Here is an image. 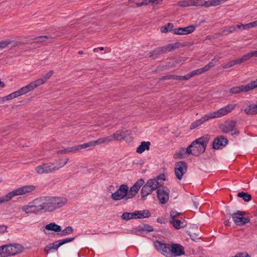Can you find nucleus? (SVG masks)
<instances>
[{"label": "nucleus", "instance_id": "nucleus-45", "mask_svg": "<svg viewBox=\"0 0 257 257\" xmlns=\"http://www.w3.org/2000/svg\"><path fill=\"white\" fill-rule=\"evenodd\" d=\"M205 72L203 67L193 70L190 72L191 77L196 75H200Z\"/></svg>", "mask_w": 257, "mask_h": 257}, {"label": "nucleus", "instance_id": "nucleus-43", "mask_svg": "<svg viewBox=\"0 0 257 257\" xmlns=\"http://www.w3.org/2000/svg\"><path fill=\"white\" fill-rule=\"evenodd\" d=\"M247 92L257 87V79L245 85Z\"/></svg>", "mask_w": 257, "mask_h": 257}, {"label": "nucleus", "instance_id": "nucleus-34", "mask_svg": "<svg viewBox=\"0 0 257 257\" xmlns=\"http://www.w3.org/2000/svg\"><path fill=\"white\" fill-rule=\"evenodd\" d=\"M238 29L237 25H233L228 27H225L222 29V33L224 35H228L230 33L235 32Z\"/></svg>", "mask_w": 257, "mask_h": 257}, {"label": "nucleus", "instance_id": "nucleus-30", "mask_svg": "<svg viewBox=\"0 0 257 257\" xmlns=\"http://www.w3.org/2000/svg\"><path fill=\"white\" fill-rule=\"evenodd\" d=\"M257 27V21H254L246 24L237 25L238 29L247 30L253 27Z\"/></svg>", "mask_w": 257, "mask_h": 257}, {"label": "nucleus", "instance_id": "nucleus-26", "mask_svg": "<svg viewBox=\"0 0 257 257\" xmlns=\"http://www.w3.org/2000/svg\"><path fill=\"white\" fill-rule=\"evenodd\" d=\"M247 92L245 85H240L231 88L229 92L232 94H238L240 92Z\"/></svg>", "mask_w": 257, "mask_h": 257}, {"label": "nucleus", "instance_id": "nucleus-33", "mask_svg": "<svg viewBox=\"0 0 257 257\" xmlns=\"http://www.w3.org/2000/svg\"><path fill=\"white\" fill-rule=\"evenodd\" d=\"M10 256L8 250V244H4L0 246V257H8Z\"/></svg>", "mask_w": 257, "mask_h": 257}, {"label": "nucleus", "instance_id": "nucleus-60", "mask_svg": "<svg viewBox=\"0 0 257 257\" xmlns=\"http://www.w3.org/2000/svg\"><path fill=\"white\" fill-rule=\"evenodd\" d=\"M167 79H172V75H168L163 76L160 79V80H164Z\"/></svg>", "mask_w": 257, "mask_h": 257}, {"label": "nucleus", "instance_id": "nucleus-14", "mask_svg": "<svg viewBox=\"0 0 257 257\" xmlns=\"http://www.w3.org/2000/svg\"><path fill=\"white\" fill-rule=\"evenodd\" d=\"M228 140L223 136H219L214 139L212 143L213 149L218 150L224 147L228 144Z\"/></svg>", "mask_w": 257, "mask_h": 257}, {"label": "nucleus", "instance_id": "nucleus-36", "mask_svg": "<svg viewBox=\"0 0 257 257\" xmlns=\"http://www.w3.org/2000/svg\"><path fill=\"white\" fill-rule=\"evenodd\" d=\"M73 231L74 230L71 226H68L64 229H61V231H60V233H58L57 234L60 236H64L71 234Z\"/></svg>", "mask_w": 257, "mask_h": 257}, {"label": "nucleus", "instance_id": "nucleus-50", "mask_svg": "<svg viewBox=\"0 0 257 257\" xmlns=\"http://www.w3.org/2000/svg\"><path fill=\"white\" fill-rule=\"evenodd\" d=\"M150 3H152V2L151 0H144L142 2L137 3L136 4V5L138 7H141L143 6L148 5Z\"/></svg>", "mask_w": 257, "mask_h": 257}, {"label": "nucleus", "instance_id": "nucleus-37", "mask_svg": "<svg viewBox=\"0 0 257 257\" xmlns=\"http://www.w3.org/2000/svg\"><path fill=\"white\" fill-rule=\"evenodd\" d=\"M139 219L148 218L151 216L149 210L145 209L143 210L137 211Z\"/></svg>", "mask_w": 257, "mask_h": 257}, {"label": "nucleus", "instance_id": "nucleus-16", "mask_svg": "<svg viewBox=\"0 0 257 257\" xmlns=\"http://www.w3.org/2000/svg\"><path fill=\"white\" fill-rule=\"evenodd\" d=\"M164 179L160 177H157L156 178L150 179L148 181V184L150 186L151 189L153 191L161 188Z\"/></svg>", "mask_w": 257, "mask_h": 257}, {"label": "nucleus", "instance_id": "nucleus-17", "mask_svg": "<svg viewBox=\"0 0 257 257\" xmlns=\"http://www.w3.org/2000/svg\"><path fill=\"white\" fill-rule=\"evenodd\" d=\"M7 244L10 256L20 253L23 251L24 249L23 246L21 244L10 243Z\"/></svg>", "mask_w": 257, "mask_h": 257}, {"label": "nucleus", "instance_id": "nucleus-38", "mask_svg": "<svg viewBox=\"0 0 257 257\" xmlns=\"http://www.w3.org/2000/svg\"><path fill=\"white\" fill-rule=\"evenodd\" d=\"M237 196L238 197L242 198L245 202H249L251 200L252 198L250 194L243 191L239 192Z\"/></svg>", "mask_w": 257, "mask_h": 257}, {"label": "nucleus", "instance_id": "nucleus-31", "mask_svg": "<svg viewBox=\"0 0 257 257\" xmlns=\"http://www.w3.org/2000/svg\"><path fill=\"white\" fill-rule=\"evenodd\" d=\"M52 37L50 36H41L39 37H35L34 39V40L36 42L38 43H44L46 42L47 40H49V43L52 42Z\"/></svg>", "mask_w": 257, "mask_h": 257}, {"label": "nucleus", "instance_id": "nucleus-18", "mask_svg": "<svg viewBox=\"0 0 257 257\" xmlns=\"http://www.w3.org/2000/svg\"><path fill=\"white\" fill-rule=\"evenodd\" d=\"M196 29L194 25H190L186 27L178 28L174 30V33L176 35H187L194 32Z\"/></svg>", "mask_w": 257, "mask_h": 257}, {"label": "nucleus", "instance_id": "nucleus-58", "mask_svg": "<svg viewBox=\"0 0 257 257\" xmlns=\"http://www.w3.org/2000/svg\"><path fill=\"white\" fill-rule=\"evenodd\" d=\"M233 61H234L235 65H237V64H241V63L243 62V61L242 60L241 58H238V59H235V60H233Z\"/></svg>", "mask_w": 257, "mask_h": 257}, {"label": "nucleus", "instance_id": "nucleus-21", "mask_svg": "<svg viewBox=\"0 0 257 257\" xmlns=\"http://www.w3.org/2000/svg\"><path fill=\"white\" fill-rule=\"evenodd\" d=\"M209 119H210L209 117L208 113H207L205 114L203 116H202L201 118L196 120L195 121L193 122L191 124L190 128L191 130L194 129Z\"/></svg>", "mask_w": 257, "mask_h": 257}, {"label": "nucleus", "instance_id": "nucleus-53", "mask_svg": "<svg viewBox=\"0 0 257 257\" xmlns=\"http://www.w3.org/2000/svg\"><path fill=\"white\" fill-rule=\"evenodd\" d=\"M10 44V42L8 41L0 42V49H4L7 47L9 44Z\"/></svg>", "mask_w": 257, "mask_h": 257}, {"label": "nucleus", "instance_id": "nucleus-6", "mask_svg": "<svg viewBox=\"0 0 257 257\" xmlns=\"http://www.w3.org/2000/svg\"><path fill=\"white\" fill-rule=\"evenodd\" d=\"M245 212L237 210L231 214L232 220L235 224L239 226H242L249 222L250 219L248 217L245 216Z\"/></svg>", "mask_w": 257, "mask_h": 257}, {"label": "nucleus", "instance_id": "nucleus-62", "mask_svg": "<svg viewBox=\"0 0 257 257\" xmlns=\"http://www.w3.org/2000/svg\"><path fill=\"white\" fill-rule=\"evenodd\" d=\"M132 219H136V218H138V212H137V211L134 212H132Z\"/></svg>", "mask_w": 257, "mask_h": 257}, {"label": "nucleus", "instance_id": "nucleus-49", "mask_svg": "<svg viewBox=\"0 0 257 257\" xmlns=\"http://www.w3.org/2000/svg\"><path fill=\"white\" fill-rule=\"evenodd\" d=\"M234 65H234V61H233V60H232L226 64H222L221 66L224 69H227V68H230Z\"/></svg>", "mask_w": 257, "mask_h": 257}, {"label": "nucleus", "instance_id": "nucleus-24", "mask_svg": "<svg viewBox=\"0 0 257 257\" xmlns=\"http://www.w3.org/2000/svg\"><path fill=\"white\" fill-rule=\"evenodd\" d=\"M37 86L35 81L32 82L26 86H24L19 89L21 95L25 94L29 91L33 90L37 88Z\"/></svg>", "mask_w": 257, "mask_h": 257}, {"label": "nucleus", "instance_id": "nucleus-19", "mask_svg": "<svg viewBox=\"0 0 257 257\" xmlns=\"http://www.w3.org/2000/svg\"><path fill=\"white\" fill-rule=\"evenodd\" d=\"M191 154V149L189 146L185 149L184 148H180L174 155L175 159H184L188 157V155Z\"/></svg>", "mask_w": 257, "mask_h": 257}, {"label": "nucleus", "instance_id": "nucleus-47", "mask_svg": "<svg viewBox=\"0 0 257 257\" xmlns=\"http://www.w3.org/2000/svg\"><path fill=\"white\" fill-rule=\"evenodd\" d=\"M153 230V228L152 226H150L149 225H145L144 227H142L141 229V231L142 232L148 233L149 232L152 231Z\"/></svg>", "mask_w": 257, "mask_h": 257}, {"label": "nucleus", "instance_id": "nucleus-1", "mask_svg": "<svg viewBox=\"0 0 257 257\" xmlns=\"http://www.w3.org/2000/svg\"><path fill=\"white\" fill-rule=\"evenodd\" d=\"M67 200L63 197L44 196L35 199L27 205L22 207L27 214H38L42 212H51L64 206Z\"/></svg>", "mask_w": 257, "mask_h": 257}, {"label": "nucleus", "instance_id": "nucleus-42", "mask_svg": "<svg viewBox=\"0 0 257 257\" xmlns=\"http://www.w3.org/2000/svg\"><path fill=\"white\" fill-rule=\"evenodd\" d=\"M176 44H169L165 46L161 47L163 53L170 52L175 48Z\"/></svg>", "mask_w": 257, "mask_h": 257}, {"label": "nucleus", "instance_id": "nucleus-9", "mask_svg": "<svg viewBox=\"0 0 257 257\" xmlns=\"http://www.w3.org/2000/svg\"><path fill=\"white\" fill-rule=\"evenodd\" d=\"M35 188L36 187L34 185H26L15 189L8 193L10 200H11V199L15 196L24 195L26 193H30L34 191Z\"/></svg>", "mask_w": 257, "mask_h": 257}, {"label": "nucleus", "instance_id": "nucleus-13", "mask_svg": "<svg viewBox=\"0 0 257 257\" xmlns=\"http://www.w3.org/2000/svg\"><path fill=\"white\" fill-rule=\"evenodd\" d=\"M144 179H140L129 190L128 189V198H133L138 193L139 189L144 185Z\"/></svg>", "mask_w": 257, "mask_h": 257}, {"label": "nucleus", "instance_id": "nucleus-4", "mask_svg": "<svg viewBox=\"0 0 257 257\" xmlns=\"http://www.w3.org/2000/svg\"><path fill=\"white\" fill-rule=\"evenodd\" d=\"M59 169V168L50 162L42 163L35 168L36 172L39 175L52 173Z\"/></svg>", "mask_w": 257, "mask_h": 257}, {"label": "nucleus", "instance_id": "nucleus-59", "mask_svg": "<svg viewBox=\"0 0 257 257\" xmlns=\"http://www.w3.org/2000/svg\"><path fill=\"white\" fill-rule=\"evenodd\" d=\"M236 257H248V255L246 253L240 252L235 255Z\"/></svg>", "mask_w": 257, "mask_h": 257}, {"label": "nucleus", "instance_id": "nucleus-12", "mask_svg": "<svg viewBox=\"0 0 257 257\" xmlns=\"http://www.w3.org/2000/svg\"><path fill=\"white\" fill-rule=\"evenodd\" d=\"M125 133L123 131H117L113 134V136H110L104 138H100L98 140H103L104 142L99 145L107 143L113 140L120 141L124 138Z\"/></svg>", "mask_w": 257, "mask_h": 257}, {"label": "nucleus", "instance_id": "nucleus-25", "mask_svg": "<svg viewBox=\"0 0 257 257\" xmlns=\"http://www.w3.org/2000/svg\"><path fill=\"white\" fill-rule=\"evenodd\" d=\"M150 145H151V143L149 141L142 142L141 143V145L137 148L136 152L138 153L142 154L145 150H149L150 149Z\"/></svg>", "mask_w": 257, "mask_h": 257}, {"label": "nucleus", "instance_id": "nucleus-5", "mask_svg": "<svg viewBox=\"0 0 257 257\" xmlns=\"http://www.w3.org/2000/svg\"><path fill=\"white\" fill-rule=\"evenodd\" d=\"M103 142V140H97L96 141H91L82 145H76L72 147H68L65 148V152L66 154L71 152L76 153L77 151H79L80 150L84 149L90 147L99 145L100 143Z\"/></svg>", "mask_w": 257, "mask_h": 257}, {"label": "nucleus", "instance_id": "nucleus-7", "mask_svg": "<svg viewBox=\"0 0 257 257\" xmlns=\"http://www.w3.org/2000/svg\"><path fill=\"white\" fill-rule=\"evenodd\" d=\"M128 186L122 184L115 192L111 194V197L113 200L118 201L123 198L128 199Z\"/></svg>", "mask_w": 257, "mask_h": 257}, {"label": "nucleus", "instance_id": "nucleus-52", "mask_svg": "<svg viewBox=\"0 0 257 257\" xmlns=\"http://www.w3.org/2000/svg\"><path fill=\"white\" fill-rule=\"evenodd\" d=\"M68 160H69L68 158H66L65 161L62 162V159H59L57 161V163L60 165V166L59 167V169L60 168L63 167L64 165H65L67 163Z\"/></svg>", "mask_w": 257, "mask_h": 257}, {"label": "nucleus", "instance_id": "nucleus-41", "mask_svg": "<svg viewBox=\"0 0 257 257\" xmlns=\"http://www.w3.org/2000/svg\"><path fill=\"white\" fill-rule=\"evenodd\" d=\"M163 54L162 50L161 47H159L156 48L153 51L150 52V57L153 58L154 59H155L157 58L158 56Z\"/></svg>", "mask_w": 257, "mask_h": 257}, {"label": "nucleus", "instance_id": "nucleus-11", "mask_svg": "<svg viewBox=\"0 0 257 257\" xmlns=\"http://www.w3.org/2000/svg\"><path fill=\"white\" fill-rule=\"evenodd\" d=\"M157 193L161 204H164L168 201L170 191L167 187L163 186L161 188L158 189Z\"/></svg>", "mask_w": 257, "mask_h": 257}, {"label": "nucleus", "instance_id": "nucleus-55", "mask_svg": "<svg viewBox=\"0 0 257 257\" xmlns=\"http://www.w3.org/2000/svg\"><path fill=\"white\" fill-rule=\"evenodd\" d=\"M251 57L250 52L243 55L241 58L243 62L249 60Z\"/></svg>", "mask_w": 257, "mask_h": 257}, {"label": "nucleus", "instance_id": "nucleus-40", "mask_svg": "<svg viewBox=\"0 0 257 257\" xmlns=\"http://www.w3.org/2000/svg\"><path fill=\"white\" fill-rule=\"evenodd\" d=\"M218 60H219V59H217L215 57H214L213 59H212L211 61H210L208 64H207L203 67V69L205 70V72L207 71L210 68L214 67L216 65V62Z\"/></svg>", "mask_w": 257, "mask_h": 257}, {"label": "nucleus", "instance_id": "nucleus-64", "mask_svg": "<svg viewBox=\"0 0 257 257\" xmlns=\"http://www.w3.org/2000/svg\"><path fill=\"white\" fill-rule=\"evenodd\" d=\"M166 27L169 29V31H171L173 28V25L172 23H169L167 24Z\"/></svg>", "mask_w": 257, "mask_h": 257}, {"label": "nucleus", "instance_id": "nucleus-8", "mask_svg": "<svg viewBox=\"0 0 257 257\" xmlns=\"http://www.w3.org/2000/svg\"><path fill=\"white\" fill-rule=\"evenodd\" d=\"M154 245L158 251L166 257H171V243H165L159 240L154 242Z\"/></svg>", "mask_w": 257, "mask_h": 257}, {"label": "nucleus", "instance_id": "nucleus-48", "mask_svg": "<svg viewBox=\"0 0 257 257\" xmlns=\"http://www.w3.org/2000/svg\"><path fill=\"white\" fill-rule=\"evenodd\" d=\"M132 213L125 212L121 215V218L124 220H128L132 219Z\"/></svg>", "mask_w": 257, "mask_h": 257}, {"label": "nucleus", "instance_id": "nucleus-51", "mask_svg": "<svg viewBox=\"0 0 257 257\" xmlns=\"http://www.w3.org/2000/svg\"><path fill=\"white\" fill-rule=\"evenodd\" d=\"M10 200V198H9L8 193L7 195H6L2 197H0V203L8 202V201H9Z\"/></svg>", "mask_w": 257, "mask_h": 257}, {"label": "nucleus", "instance_id": "nucleus-56", "mask_svg": "<svg viewBox=\"0 0 257 257\" xmlns=\"http://www.w3.org/2000/svg\"><path fill=\"white\" fill-rule=\"evenodd\" d=\"M8 227L5 225H1L0 224V233H4L6 232L7 230Z\"/></svg>", "mask_w": 257, "mask_h": 257}, {"label": "nucleus", "instance_id": "nucleus-3", "mask_svg": "<svg viewBox=\"0 0 257 257\" xmlns=\"http://www.w3.org/2000/svg\"><path fill=\"white\" fill-rule=\"evenodd\" d=\"M236 104H228L226 106L223 107L218 110L209 112L208 113L210 119L221 117L224 116L233 110L236 106Z\"/></svg>", "mask_w": 257, "mask_h": 257}, {"label": "nucleus", "instance_id": "nucleus-61", "mask_svg": "<svg viewBox=\"0 0 257 257\" xmlns=\"http://www.w3.org/2000/svg\"><path fill=\"white\" fill-rule=\"evenodd\" d=\"M15 98L22 95L19 90L12 93Z\"/></svg>", "mask_w": 257, "mask_h": 257}, {"label": "nucleus", "instance_id": "nucleus-54", "mask_svg": "<svg viewBox=\"0 0 257 257\" xmlns=\"http://www.w3.org/2000/svg\"><path fill=\"white\" fill-rule=\"evenodd\" d=\"M204 1L203 0H193V6H203Z\"/></svg>", "mask_w": 257, "mask_h": 257}, {"label": "nucleus", "instance_id": "nucleus-35", "mask_svg": "<svg viewBox=\"0 0 257 257\" xmlns=\"http://www.w3.org/2000/svg\"><path fill=\"white\" fill-rule=\"evenodd\" d=\"M222 0H211L208 1H204L203 2V6L208 8L211 6H216L222 3Z\"/></svg>", "mask_w": 257, "mask_h": 257}, {"label": "nucleus", "instance_id": "nucleus-10", "mask_svg": "<svg viewBox=\"0 0 257 257\" xmlns=\"http://www.w3.org/2000/svg\"><path fill=\"white\" fill-rule=\"evenodd\" d=\"M187 164L184 161H180L176 164L175 168V173L176 178L181 180L184 174L187 172Z\"/></svg>", "mask_w": 257, "mask_h": 257}, {"label": "nucleus", "instance_id": "nucleus-28", "mask_svg": "<svg viewBox=\"0 0 257 257\" xmlns=\"http://www.w3.org/2000/svg\"><path fill=\"white\" fill-rule=\"evenodd\" d=\"M45 229L48 230H52L55 232H60L61 231V227L54 222L47 224L45 226Z\"/></svg>", "mask_w": 257, "mask_h": 257}, {"label": "nucleus", "instance_id": "nucleus-23", "mask_svg": "<svg viewBox=\"0 0 257 257\" xmlns=\"http://www.w3.org/2000/svg\"><path fill=\"white\" fill-rule=\"evenodd\" d=\"M152 192L153 190L151 189L150 186L148 184L147 182L146 184L143 186L141 191V194L143 200H145L146 199V197Z\"/></svg>", "mask_w": 257, "mask_h": 257}, {"label": "nucleus", "instance_id": "nucleus-27", "mask_svg": "<svg viewBox=\"0 0 257 257\" xmlns=\"http://www.w3.org/2000/svg\"><path fill=\"white\" fill-rule=\"evenodd\" d=\"M244 112L248 115L257 114V104H250L248 105L244 109Z\"/></svg>", "mask_w": 257, "mask_h": 257}, {"label": "nucleus", "instance_id": "nucleus-44", "mask_svg": "<svg viewBox=\"0 0 257 257\" xmlns=\"http://www.w3.org/2000/svg\"><path fill=\"white\" fill-rule=\"evenodd\" d=\"M75 238V237L67 238L63 239H60L58 240L60 246H62V245L73 241Z\"/></svg>", "mask_w": 257, "mask_h": 257}, {"label": "nucleus", "instance_id": "nucleus-63", "mask_svg": "<svg viewBox=\"0 0 257 257\" xmlns=\"http://www.w3.org/2000/svg\"><path fill=\"white\" fill-rule=\"evenodd\" d=\"M6 99H7L8 100H11V99H12L13 98H14V95L13 94V93H11L10 94L7 95L6 96Z\"/></svg>", "mask_w": 257, "mask_h": 257}, {"label": "nucleus", "instance_id": "nucleus-22", "mask_svg": "<svg viewBox=\"0 0 257 257\" xmlns=\"http://www.w3.org/2000/svg\"><path fill=\"white\" fill-rule=\"evenodd\" d=\"M54 74L53 70H50L47 73L45 74L42 78L38 79L35 81L37 87L45 83Z\"/></svg>", "mask_w": 257, "mask_h": 257}, {"label": "nucleus", "instance_id": "nucleus-39", "mask_svg": "<svg viewBox=\"0 0 257 257\" xmlns=\"http://www.w3.org/2000/svg\"><path fill=\"white\" fill-rule=\"evenodd\" d=\"M177 5L178 6L182 7H187L189 6H193V0H184V1H179Z\"/></svg>", "mask_w": 257, "mask_h": 257}, {"label": "nucleus", "instance_id": "nucleus-2", "mask_svg": "<svg viewBox=\"0 0 257 257\" xmlns=\"http://www.w3.org/2000/svg\"><path fill=\"white\" fill-rule=\"evenodd\" d=\"M210 139V136L209 135H205L192 142L189 146L191 154L194 156H198L203 154L205 151Z\"/></svg>", "mask_w": 257, "mask_h": 257}, {"label": "nucleus", "instance_id": "nucleus-15", "mask_svg": "<svg viewBox=\"0 0 257 257\" xmlns=\"http://www.w3.org/2000/svg\"><path fill=\"white\" fill-rule=\"evenodd\" d=\"M171 257L178 256L185 254L184 247L178 243H171Z\"/></svg>", "mask_w": 257, "mask_h": 257}, {"label": "nucleus", "instance_id": "nucleus-46", "mask_svg": "<svg viewBox=\"0 0 257 257\" xmlns=\"http://www.w3.org/2000/svg\"><path fill=\"white\" fill-rule=\"evenodd\" d=\"M181 213H179L176 210H171L170 213V220L179 218V216L181 215Z\"/></svg>", "mask_w": 257, "mask_h": 257}, {"label": "nucleus", "instance_id": "nucleus-29", "mask_svg": "<svg viewBox=\"0 0 257 257\" xmlns=\"http://www.w3.org/2000/svg\"><path fill=\"white\" fill-rule=\"evenodd\" d=\"M60 246L58 240H57L53 243L47 244L44 248V251L46 252L47 253H48L49 251L52 249L57 250Z\"/></svg>", "mask_w": 257, "mask_h": 257}, {"label": "nucleus", "instance_id": "nucleus-57", "mask_svg": "<svg viewBox=\"0 0 257 257\" xmlns=\"http://www.w3.org/2000/svg\"><path fill=\"white\" fill-rule=\"evenodd\" d=\"M191 78L190 72L187 74L185 76H180V80H187Z\"/></svg>", "mask_w": 257, "mask_h": 257}, {"label": "nucleus", "instance_id": "nucleus-32", "mask_svg": "<svg viewBox=\"0 0 257 257\" xmlns=\"http://www.w3.org/2000/svg\"><path fill=\"white\" fill-rule=\"evenodd\" d=\"M170 223L173 225V226L176 229L183 228L186 225L184 222H182L178 218L170 220Z\"/></svg>", "mask_w": 257, "mask_h": 257}, {"label": "nucleus", "instance_id": "nucleus-20", "mask_svg": "<svg viewBox=\"0 0 257 257\" xmlns=\"http://www.w3.org/2000/svg\"><path fill=\"white\" fill-rule=\"evenodd\" d=\"M236 121L234 120H231L228 122H226L225 124H222L220 126V128L222 132L224 133H228L232 131L235 125H236Z\"/></svg>", "mask_w": 257, "mask_h": 257}]
</instances>
